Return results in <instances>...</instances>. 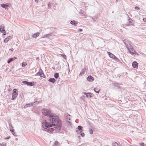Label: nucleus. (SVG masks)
Returning a JSON list of instances; mask_svg holds the SVG:
<instances>
[{"label":"nucleus","instance_id":"nucleus-1","mask_svg":"<svg viewBox=\"0 0 146 146\" xmlns=\"http://www.w3.org/2000/svg\"><path fill=\"white\" fill-rule=\"evenodd\" d=\"M48 121L50 122H46V120H44L42 122V126L43 127L49 128L52 126L54 128L57 129L56 132H59L60 130L62 127V121L57 116L55 117L53 114L48 117Z\"/></svg>","mask_w":146,"mask_h":146},{"label":"nucleus","instance_id":"nucleus-2","mask_svg":"<svg viewBox=\"0 0 146 146\" xmlns=\"http://www.w3.org/2000/svg\"><path fill=\"white\" fill-rule=\"evenodd\" d=\"M42 114L48 117L51 115L52 113H51L50 110L45 109H42L41 110Z\"/></svg>","mask_w":146,"mask_h":146},{"label":"nucleus","instance_id":"nucleus-3","mask_svg":"<svg viewBox=\"0 0 146 146\" xmlns=\"http://www.w3.org/2000/svg\"><path fill=\"white\" fill-rule=\"evenodd\" d=\"M5 27L3 24L0 25V31L3 33V35H5L6 32L4 29Z\"/></svg>","mask_w":146,"mask_h":146},{"label":"nucleus","instance_id":"nucleus-4","mask_svg":"<svg viewBox=\"0 0 146 146\" xmlns=\"http://www.w3.org/2000/svg\"><path fill=\"white\" fill-rule=\"evenodd\" d=\"M34 83V82H28L26 81L22 82V83L27 85L28 86H33L35 84Z\"/></svg>","mask_w":146,"mask_h":146},{"label":"nucleus","instance_id":"nucleus-5","mask_svg":"<svg viewBox=\"0 0 146 146\" xmlns=\"http://www.w3.org/2000/svg\"><path fill=\"white\" fill-rule=\"evenodd\" d=\"M85 95V96L86 98H90L92 97L93 96V94L91 93H86V92H84L83 93Z\"/></svg>","mask_w":146,"mask_h":146},{"label":"nucleus","instance_id":"nucleus-6","mask_svg":"<svg viewBox=\"0 0 146 146\" xmlns=\"http://www.w3.org/2000/svg\"><path fill=\"white\" fill-rule=\"evenodd\" d=\"M18 94V92H13L12 96L11 99L12 100H14L17 97Z\"/></svg>","mask_w":146,"mask_h":146},{"label":"nucleus","instance_id":"nucleus-7","mask_svg":"<svg viewBox=\"0 0 146 146\" xmlns=\"http://www.w3.org/2000/svg\"><path fill=\"white\" fill-rule=\"evenodd\" d=\"M50 127H49V128H48L46 127V128L45 129H47L46 128H48V132H51L52 131H53L54 130H56L55 132H56L57 129H55V128H54V127L53 128H50Z\"/></svg>","mask_w":146,"mask_h":146},{"label":"nucleus","instance_id":"nucleus-8","mask_svg":"<svg viewBox=\"0 0 146 146\" xmlns=\"http://www.w3.org/2000/svg\"><path fill=\"white\" fill-rule=\"evenodd\" d=\"M78 129L79 130H76V132H77L78 133V132H82V131L83 130L82 129V127L81 125H79L78 127Z\"/></svg>","mask_w":146,"mask_h":146},{"label":"nucleus","instance_id":"nucleus-9","mask_svg":"<svg viewBox=\"0 0 146 146\" xmlns=\"http://www.w3.org/2000/svg\"><path fill=\"white\" fill-rule=\"evenodd\" d=\"M1 7L5 9H8L9 5L8 4H2L1 5Z\"/></svg>","mask_w":146,"mask_h":146},{"label":"nucleus","instance_id":"nucleus-10","mask_svg":"<svg viewBox=\"0 0 146 146\" xmlns=\"http://www.w3.org/2000/svg\"><path fill=\"white\" fill-rule=\"evenodd\" d=\"M41 72H42V73H41L40 71H39L36 74V75L38 76H39L42 77H45V76L42 72V70H41Z\"/></svg>","mask_w":146,"mask_h":146},{"label":"nucleus","instance_id":"nucleus-11","mask_svg":"<svg viewBox=\"0 0 146 146\" xmlns=\"http://www.w3.org/2000/svg\"><path fill=\"white\" fill-rule=\"evenodd\" d=\"M87 80L89 82H92L94 80V78L92 76H89L87 77Z\"/></svg>","mask_w":146,"mask_h":146},{"label":"nucleus","instance_id":"nucleus-12","mask_svg":"<svg viewBox=\"0 0 146 146\" xmlns=\"http://www.w3.org/2000/svg\"><path fill=\"white\" fill-rule=\"evenodd\" d=\"M132 65L134 68H137L138 67V64L136 61H134L132 63Z\"/></svg>","mask_w":146,"mask_h":146},{"label":"nucleus","instance_id":"nucleus-13","mask_svg":"<svg viewBox=\"0 0 146 146\" xmlns=\"http://www.w3.org/2000/svg\"><path fill=\"white\" fill-rule=\"evenodd\" d=\"M12 37L11 36H9L6 38L4 40V42L5 43H7L8 41L10 40V38H12Z\"/></svg>","mask_w":146,"mask_h":146},{"label":"nucleus","instance_id":"nucleus-14","mask_svg":"<svg viewBox=\"0 0 146 146\" xmlns=\"http://www.w3.org/2000/svg\"><path fill=\"white\" fill-rule=\"evenodd\" d=\"M86 68H84L83 69H82L80 74H79V76H82V75H84V73L86 71Z\"/></svg>","mask_w":146,"mask_h":146},{"label":"nucleus","instance_id":"nucleus-15","mask_svg":"<svg viewBox=\"0 0 146 146\" xmlns=\"http://www.w3.org/2000/svg\"><path fill=\"white\" fill-rule=\"evenodd\" d=\"M129 53L133 55L136 53L135 50L133 48L129 50Z\"/></svg>","mask_w":146,"mask_h":146},{"label":"nucleus","instance_id":"nucleus-16","mask_svg":"<svg viewBox=\"0 0 146 146\" xmlns=\"http://www.w3.org/2000/svg\"><path fill=\"white\" fill-rule=\"evenodd\" d=\"M70 23L72 25L76 26V25L78 24V22L77 21H75L74 20L71 21Z\"/></svg>","mask_w":146,"mask_h":146},{"label":"nucleus","instance_id":"nucleus-17","mask_svg":"<svg viewBox=\"0 0 146 146\" xmlns=\"http://www.w3.org/2000/svg\"><path fill=\"white\" fill-rule=\"evenodd\" d=\"M129 19H128V21L129 23V24H128L127 25L129 26V25H133L132 23V19H131V18L129 17Z\"/></svg>","mask_w":146,"mask_h":146},{"label":"nucleus","instance_id":"nucleus-18","mask_svg":"<svg viewBox=\"0 0 146 146\" xmlns=\"http://www.w3.org/2000/svg\"><path fill=\"white\" fill-rule=\"evenodd\" d=\"M128 51L131 48H133V47L130 44H129V45H127V46L126 47Z\"/></svg>","mask_w":146,"mask_h":146},{"label":"nucleus","instance_id":"nucleus-19","mask_svg":"<svg viewBox=\"0 0 146 146\" xmlns=\"http://www.w3.org/2000/svg\"><path fill=\"white\" fill-rule=\"evenodd\" d=\"M108 55L111 58H113L114 57H115V56L113 54L110 53L109 52H108Z\"/></svg>","mask_w":146,"mask_h":146},{"label":"nucleus","instance_id":"nucleus-20","mask_svg":"<svg viewBox=\"0 0 146 146\" xmlns=\"http://www.w3.org/2000/svg\"><path fill=\"white\" fill-rule=\"evenodd\" d=\"M48 81L52 83H54L55 82L56 80L54 78H50L48 80Z\"/></svg>","mask_w":146,"mask_h":146},{"label":"nucleus","instance_id":"nucleus-21","mask_svg":"<svg viewBox=\"0 0 146 146\" xmlns=\"http://www.w3.org/2000/svg\"><path fill=\"white\" fill-rule=\"evenodd\" d=\"M39 35V33L38 32L34 34L33 35V37L34 38H36L37 36H38Z\"/></svg>","mask_w":146,"mask_h":146},{"label":"nucleus","instance_id":"nucleus-22","mask_svg":"<svg viewBox=\"0 0 146 146\" xmlns=\"http://www.w3.org/2000/svg\"><path fill=\"white\" fill-rule=\"evenodd\" d=\"M54 76L56 78H57L59 77V74L58 73H56L54 74Z\"/></svg>","mask_w":146,"mask_h":146},{"label":"nucleus","instance_id":"nucleus-23","mask_svg":"<svg viewBox=\"0 0 146 146\" xmlns=\"http://www.w3.org/2000/svg\"><path fill=\"white\" fill-rule=\"evenodd\" d=\"M13 58H9L7 60V63H10L11 61H13Z\"/></svg>","mask_w":146,"mask_h":146},{"label":"nucleus","instance_id":"nucleus-24","mask_svg":"<svg viewBox=\"0 0 146 146\" xmlns=\"http://www.w3.org/2000/svg\"><path fill=\"white\" fill-rule=\"evenodd\" d=\"M112 145L113 146H119L118 143L115 142H114L113 143Z\"/></svg>","mask_w":146,"mask_h":146},{"label":"nucleus","instance_id":"nucleus-25","mask_svg":"<svg viewBox=\"0 0 146 146\" xmlns=\"http://www.w3.org/2000/svg\"><path fill=\"white\" fill-rule=\"evenodd\" d=\"M89 131L90 134H92L93 133V131L91 128H89Z\"/></svg>","mask_w":146,"mask_h":146},{"label":"nucleus","instance_id":"nucleus-26","mask_svg":"<svg viewBox=\"0 0 146 146\" xmlns=\"http://www.w3.org/2000/svg\"><path fill=\"white\" fill-rule=\"evenodd\" d=\"M22 66L23 67H24L26 65H27V63L26 62H23L22 64Z\"/></svg>","mask_w":146,"mask_h":146},{"label":"nucleus","instance_id":"nucleus-27","mask_svg":"<svg viewBox=\"0 0 146 146\" xmlns=\"http://www.w3.org/2000/svg\"><path fill=\"white\" fill-rule=\"evenodd\" d=\"M85 97H86L85 96H81L80 97V100H82L83 101H84V100H85V99H84V98Z\"/></svg>","mask_w":146,"mask_h":146},{"label":"nucleus","instance_id":"nucleus-28","mask_svg":"<svg viewBox=\"0 0 146 146\" xmlns=\"http://www.w3.org/2000/svg\"><path fill=\"white\" fill-rule=\"evenodd\" d=\"M10 130L14 136H16V135L15 134L14 132V130L13 129H10Z\"/></svg>","mask_w":146,"mask_h":146},{"label":"nucleus","instance_id":"nucleus-29","mask_svg":"<svg viewBox=\"0 0 146 146\" xmlns=\"http://www.w3.org/2000/svg\"><path fill=\"white\" fill-rule=\"evenodd\" d=\"M31 107L30 104H26L25 106H24V108H28L29 107Z\"/></svg>","mask_w":146,"mask_h":146},{"label":"nucleus","instance_id":"nucleus-30","mask_svg":"<svg viewBox=\"0 0 146 146\" xmlns=\"http://www.w3.org/2000/svg\"><path fill=\"white\" fill-rule=\"evenodd\" d=\"M79 133L80 134V135L82 137H84V136L85 134L84 133H82V132H79Z\"/></svg>","mask_w":146,"mask_h":146},{"label":"nucleus","instance_id":"nucleus-31","mask_svg":"<svg viewBox=\"0 0 146 146\" xmlns=\"http://www.w3.org/2000/svg\"><path fill=\"white\" fill-rule=\"evenodd\" d=\"M58 141H55L53 146H58Z\"/></svg>","mask_w":146,"mask_h":146},{"label":"nucleus","instance_id":"nucleus-32","mask_svg":"<svg viewBox=\"0 0 146 146\" xmlns=\"http://www.w3.org/2000/svg\"><path fill=\"white\" fill-rule=\"evenodd\" d=\"M94 91H100V89H98L97 88H95L94 89Z\"/></svg>","mask_w":146,"mask_h":146},{"label":"nucleus","instance_id":"nucleus-33","mask_svg":"<svg viewBox=\"0 0 146 146\" xmlns=\"http://www.w3.org/2000/svg\"><path fill=\"white\" fill-rule=\"evenodd\" d=\"M34 104V105L38 104V102L37 101H36L33 102Z\"/></svg>","mask_w":146,"mask_h":146},{"label":"nucleus","instance_id":"nucleus-34","mask_svg":"<svg viewBox=\"0 0 146 146\" xmlns=\"http://www.w3.org/2000/svg\"><path fill=\"white\" fill-rule=\"evenodd\" d=\"M1 146H6V144L3 143L2 144L0 143Z\"/></svg>","mask_w":146,"mask_h":146},{"label":"nucleus","instance_id":"nucleus-35","mask_svg":"<svg viewBox=\"0 0 146 146\" xmlns=\"http://www.w3.org/2000/svg\"><path fill=\"white\" fill-rule=\"evenodd\" d=\"M139 144L140 146H144V144L143 143H140Z\"/></svg>","mask_w":146,"mask_h":146},{"label":"nucleus","instance_id":"nucleus-36","mask_svg":"<svg viewBox=\"0 0 146 146\" xmlns=\"http://www.w3.org/2000/svg\"><path fill=\"white\" fill-rule=\"evenodd\" d=\"M135 9H136L137 10H139L140 9V8H139V7H137V6L135 7Z\"/></svg>","mask_w":146,"mask_h":146},{"label":"nucleus","instance_id":"nucleus-37","mask_svg":"<svg viewBox=\"0 0 146 146\" xmlns=\"http://www.w3.org/2000/svg\"><path fill=\"white\" fill-rule=\"evenodd\" d=\"M51 35L50 34H47L46 35V37H49Z\"/></svg>","mask_w":146,"mask_h":146},{"label":"nucleus","instance_id":"nucleus-38","mask_svg":"<svg viewBox=\"0 0 146 146\" xmlns=\"http://www.w3.org/2000/svg\"><path fill=\"white\" fill-rule=\"evenodd\" d=\"M67 120H70V118L69 116H68L66 117Z\"/></svg>","mask_w":146,"mask_h":146},{"label":"nucleus","instance_id":"nucleus-39","mask_svg":"<svg viewBox=\"0 0 146 146\" xmlns=\"http://www.w3.org/2000/svg\"><path fill=\"white\" fill-rule=\"evenodd\" d=\"M9 126L10 127H11V128H13V127H12V124H11V123H9ZM10 128L11 129V127H10Z\"/></svg>","mask_w":146,"mask_h":146},{"label":"nucleus","instance_id":"nucleus-40","mask_svg":"<svg viewBox=\"0 0 146 146\" xmlns=\"http://www.w3.org/2000/svg\"><path fill=\"white\" fill-rule=\"evenodd\" d=\"M48 5L49 7H50L52 6L51 4L50 3H49L48 4Z\"/></svg>","mask_w":146,"mask_h":146},{"label":"nucleus","instance_id":"nucleus-41","mask_svg":"<svg viewBox=\"0 0 146 146\" xmlns=\"http://www.w3.org/2000/svg\"><path fill=\"white\" fill-rule=\"evenodd\" d=\"M67 122V123H69L68 124L69 125H72V123L69 121H68Z\"/></svg>","mask_w":146,"mask_h":146},{"label":"nucleus","instance_id":"nucleus-42","mask_svg":"<svg viewBox=\"0 0 146 146\" xmlns=\"http://www.w3.org/2000/svg\"><path fill=\"white\" fill-rule=\"evenodd\" d=\"M10 138V136H8V137H5V139H9Z\"/></svg>","mask_w":146,"mask_h":146},{"label":"nucleus","instance_id":"nucleus-43","mask_svg":"<svg viewBox=\"0 0 146 146\" xmlns=\"http://www.w3.org/2000/svg\"><path fill=\"white\" fill-rule=\"evenodd\" d=\"M30 106H33V105H34V104L33 103V102L31 103H30Z\"/></svg>","mask_w":146,"mask_h":146},{"label":"nucleus","instance_id":"nucleus-44","mask_svg":"<svg viewBox=\"0 0 146 146\" xmlns=\"http://www.w3.org/2000/svg\"><path fill=\"white\" fill-rule=\"evenodd\" d=\"M143 20L144 22H146V18H143Z\"/></svg>","mask_w":146,"mask_h":146},{"label":"nucleus","instance_id":"nucleus-45","mask_svg":"<svg viewBox=\"0 0 146 146\" xmlns=\"http://www.w3.org/2000/svg\"><path fill=\"white\" fill-rule=\"evenodd\" d=\"M123 42L125 44V45L126 46L128 44H127L126 43V42H125V40H124L123 41Z\"/></svg>","mask_w":146,"mask_h":146},{"label":"nucleus","instance_id":"nucleus-46","mask_svg":"<svg viewBox=\"0 0 146 146\" xmlns=\"http://www.w3.org/2000/svg\"><path fill=\"white\" fill-rule=\"evenodd\" d=\"M82 31V29H78V31L81 32Z\"/></svg>","mask_w":146,"mask_h":146},{"label":"nucleus","instance_id":"nucleus-47","mask_svg":"<svg viewBox=\"0 0 146 146\" xmlns=\"http://www.w3.org/2000/svg\"><path fill=\"white\" fill-rule=\"evenodd\" d=\"M63 58H64V59H66V56L65 55H63Z\"/></svg>","mask_w":146,"mask_h":146},{"label":"nucleus","instance_id":"nucleus-48","mask_svg":"<svg viewBox=\"0 0 146 146\" xmlns=\"http://www.w3.org/2000/svg\"><path fill=\"white\" fill-rule=\"evenodd\" d=\"M113 58L115 60H118V58L117 57H116L115 56V57H114V58Z\"/></svg>","mask_w":146,"mask_h":146},{"label":"nucleus","instance_id":"nucleus-49","mask_svg":"<svg viewBox=\"0 0 146 146\" xmlns=\"http://www.w3.org/2000/svg\"><path fill=\"white\" fill-rule=\"evenodd\" d=\"M38 0H35V1L36 3H38Z\"/></svg>","mask_w":146,"mask_h":146},{"label":"nucleus","instance_id":"nucleus-50","mask_svg":"<svg viewBox=\"0 0 146 146\" xmlns=\"http://www.w3.org/2000/svg\"><path fill=\"white\" fill-rule=\"evenodd\" d=\"M17 90V89H15L13 90V91H16Z\"/></svg>","mask_w":146,"mask_h":146},{"label":"nucleus","instance_id":"nucleus-51","mask_svg":"<svg viewBox=\"0 0 146 146\" xmlns=\"http://www.w3.org/2000/svg\"><path fill=\"white\" fill-rule=\"evenodd\" d=\"M43 38H45V37H46V35H44L43 37H42Z\"/></svg>","mask_w":146,"mask_h":146},{"label":"nucleus","instance_id":"nucleus-52","mask_svg":"<svg viewBox=\"0 0 146 146\" xmlns=\"http://www.w3.org/2000/svg\"><path fill=\"white\" fill-rule=\"evenodd\" d=\"M131 146H139L136 145H131Z\"/></svg>","mask_w":146,"mask_h":146},{"label":"nucleus","instance_id":"nucleus-53","mask_svg":"<svg viewBox=\"0 0 146 146\" xmlns=\"http://www.w3.org/2000/svg\"><path fill=\"white\" fill-rule=\"evenodd\" d=\"M117 62H118L119 61V60L118 59V60H115Z\"/></svg>","mask_w":146,"mask_h":146},{"label":"nucleus","instance_id":"nucleus-54","mask_svg":"<svg viewBox=\"0 0 146 146\" xmlns=\"http://www.w3.org/2000/svg\"><path fill=\"white\" fill-rule=\"evenodd\" d=\"M13 60L14 59H15L17 58L15 57H14V58H13Z\"/></svg>","mask_w":146,"mask_h":146},{"label":"nucleus","instance_id":"nucleus-55","mask_svg":"<svg viewBox=\"0 0 146 146\" xmlns=\"http://www.w3.org/2000/svg\"><path fill=\"white\" fill-rule=\"evenodd\" d=\"M9 50H11V51H13V48L10 49Z\"/></svg>","mask_w":146,"mask_h":146},{"label":"nucleus","instance_id":"nucleus-56","mask_svg":"<svg viewBox=\"0 0 146 146\" xmlns=\"http://www.w3.org/2000/svg\"><path fill=\"white\" fill-rule=\"evenodd\" d=\"M96 93H99V92H96Z\"/></svg>","mask_w":146,"mask_h":146},{"label":"nucleus","instance_id":"nucleus-57","mask_svg":"<svg viewBox=\"0 0 146 146\" xmlns=\"http://www.w3.org/2000/svg\"><path fill=\"white\" fill-rule=\"evenodd\" d=\"M92 19H94V18H93V17H92Z\"/></svg>","mask_w":146,"mask_h":146},{"label":"nucleus","instance_id":"nucleus-58","mask_svg":"<svg viewBox=\"0 0 146 146\" xmlns=\"http://www.w3.org/2000/svg\"><path fill=\"white\" fill-rule=\"evenodd\" d=\"M117 1V0H116Z\"/></svg>","mask_w":146,"mask_h":146}]
</instances>
